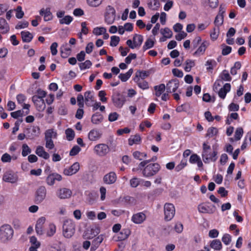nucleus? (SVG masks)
<instances>
[{
  "label": "nucleus",
  "mask_w": 251,
  "mask_h": 251,
  "mask_svg": "<svg viewBox=\"0 0 251 251\" xmlns=\"http://www.w3.org/2000/svg\"><path fill=\"white\" fill-rule=\"evenodd\" d=\"M210 146L206 143L202 144V157L205 163H208L210 161L215 162L217 159L218 152L216 149H214L213 147L212 152L210 151Z\"/></svg>",
  "instance_id": "nucleus-3"
},
{
  "label": "nucleus",
  "mask_w": 251,
  "mask_h": 251,
  "mask_svg": "<svg viewBox=\"0 0 251 251\" xmlns=\"http://www.w3.org/2000/svg\"><path fill=\"white\" fill-rule=\"evenodd\" d=\"M130 233V231L128 229H123L120 232L118 238L119 240L122 241L127 238Z\"/></svg>",
  "instance_id": "nucleus-33"
},
{
  "label": "nucleus",
  "mask_w": 251,
  "mask_h": 251,
  "mask_svg": "<svg viewBox=\"0 0 251 251\" xmlns=\"http://www.w3.org/2000/svg\"><path fill=\"white\" fill-rule=\"evenodd\" d=\"M15 10L16 11V18L18 19L22 18L24 15V12L22 10V7L21 6H18Z\"/></svg>",
  "instance_id": "nucleus-58"
},
{
  "label": "nucleus",
  "mask_w": 251,
  "mask_h": 251,
  "mask_svg": "<svg viewBox=\"0 0 251 251\" xmlns=\"http://www.w3.org/2000/svg\"><path fill=\"white\" fill-rule=\"evenodd\" d=\"M32 100L38 111H42L45 109L46 104L43 99H39L36 95H34L32 98Z\"/></svg>",
  "instance_id": "nucleus-17"
},
{
  "label": "nucleus",
  "mask_w": 251,
  "mask_h": 251,
  "mask_svg": "<svg viewBox=\"0 0 251 251\" xmlns=\"http://www.w3.org/2000/svg\"><path fill=\"white\" fill-rule=\"evenodd\" d=\"M46 219L44 217L40 218L37 221L35 226V230L37 234L42 235L43 233V227L45 222Z\"/></svg>",
  "instance_id": "nucleus-23"
},
{
  "label": "nucleus",
  "mask_w": 251,
  "mask_h": 251,
  "mask_svg": "<svg viewBox=\"0 0 251 251\" xmlns=\"http://www.w3.org/2000/svg\"><path fill=\"white\" fill-rule=\"evenodd\" d=\"M21 34L24 42L29 43L32 40L33 37L32 34L29 31H23L21 32Z\"/></svg>",
  "instance_id": "nucleus-29"
},
{
  "label": "nucleus",
  "mask_w": 251,
  "mask_h": 251,
  "mask_svg": "<svg viewBox=\"0 0 251 251\" xmlns=\"http://www.w3.org/2000/svg\"><path fill=\"white\" fill-rule=\"evenodd\" d=\"M166 86L164 84H161L159 85H156L154 87L155 91V96L157 97H160L163 92L165 91Z\"/></svg>",
  "instance_id": "nucleus-35"
},
{
  "label": "nucleus",
  "mask_w": 251,
  "mask_h": 251,
  "mask_svg": "<svg viewBox=\"0 0 251 251\" xmlns=\"http://www.w3.org/2000/svg\"><path fill=\"white\" fill-rule=\"evenodd\" d=\"M35 152L39 156L43 157L45 159H48L50 157L49 154L45 151L44 148L42 146H38Z\"/></svg>",
  "instance_id": "nucleus-27"
},
{
  "label": "nucleus",
  "mask_w": 251,
  "mask_h": 251,
  "mask_svg": "<svg viewBox=\"0 0 251 251\" xmlns=\"http://www.w3.org/2000/svg\"><path fill=\"white\" fill-rule=\"evenodd\" d=\"M198 209L200 213L212 214L215 212L216 208L214 205L210 206L204 204H201L198 205Z\"/></svg>",
  "instance_id": "nucleus-16"
},
{
  "label": "nucleus",
  "mask_w": 251,
  "mask_h": 251,
  "mask_svg": "<svg viewBox=\"0 0 251 251\" xmlns=\"http://www.w3.org/2000/svg\"><path fill=\"white\" fill-rule=\"evenodd\" d=\"M63 235L67 238L73 236L75 232V225L73 220L68 219L64 222L63 225Z\"/></svg>",
  "instance_id": "nucleus-5"
},
{
  "label": "nucleus",
  "mask_w": 251,
  "mask_h": 251,
  "mask_svg": "<svg viewBox=\"0 0 251 251\" xmlns=\"http://www.w3.org/2000/svg\"><path fill=\"white\" fill-rule=\"evenodd\" d=\"M141 141V137L139 134H136L133 136H131L128 139V144L129 146H132L134 144H138Z\"/></svg>",
  "instance_id": "nucleus-34"
},
{
  "label": "nucleus",
  "mask_w": 251,
  "mask_h": 251,
  "mask_svg": "<svg viewBox=\"0 0 251 251\" xmlns=\"http://www.w3.org/2000/svg\"><path fill=\"white\" fill-rule=\"evenodd\" d=\"M102 0H87V3L91 6L97 7L100 5Z\"/></svg>",
  "instance_id": "nucleus-56"
},
{
  "label": "nucleus",
  "mask_w": 251,
  "mask_h": 251,
  "mask_svg": "<svg viewBox=\"0 0 251 251\" xmlns=\"http://www.w3.org/2000/svg\"><path fill=\"white\" fill-rule=\"evenodd\" d=\"M100 232V228L98 227H93L88 228L85 232V238L91 239L96 236Z\"/></svg>",
  "instance_id": "nucleus-18"
},
{
  "label": "nucleus",
  "mask_w": 251,
  "mask_h": 251,
  "mask_svg": "<svg viewBox=\"0 0 251 251\" xmlns=\"http://www.w3.org/2000/svg\"><path fill=\"white\" fill-rule=\"evenodd\" d=\"M39 13L41 16H44L45 21H49L52 19V15L50 8H47L46 9L42 8L40 10Z\"/></svg>",
  "instance_id": "nucleus-25"
},
{
  "label": "nucleus",
  "mask_w": 251,
  "mask_h": 251,
  "mask_svg": "<svg viewBox=\"0 0 251 251\" xmlns=\"http://www.w3.org/2000/svg\"><path fill=\"white\" fill-rule=\"evenodd\" d=\"M210 247L215 250L220 251L222 248V244L218 239H215L211 241Z\"/></svg>",
  "instance_id": "nucleus-32"
},
{
  "label": "nucleus",
  "mask_w": 251,
  "mask_h": 251,
  "mask_svg": "<svg viewBox=\"0 0 251 251\" xmlns=\"http://www.w3.org/2000/svg\"><path fill=\"white\" fill-rule=\"evenodd\" d=\"M150 71H138L136 73L134 80L136 81V79H140V78H141V80H144L150 75Z\"/></svg>",
  "instance_id": "nucleus-28"
},
{
  "label": "nucleus",
  "mask_w": 251,
  "mask_h": 251,
  "mask_svg": "<svg viewBox=\"0 0 251 251\" xmlns=\"http://www.w3.org/2000/svg\"><path fill=\"white\" fill-rule=\"evenodd\" d=\"M45 135V139H52V138L56 137L57 133L54 131L53 129H49L46 131Z\"/></svg>",
  "instance_id": "nucleus-37"
},
{
  "label": "nucleus",
  "mask_w": 251,
  "mask_h": 251,
  "mask_svg": "<svg viewBox=\"0 0 251 251\" xmlns=\"http://www.w3.org/2000/svg\"><path fill=\"white\" fill-rule=\"evenodd\" d=\"M109 146L106 144L100 143L96 145L93 149L94 153L100 157L106 156L110 151H116L117 144L113 139L109 140Z\"/></svg>",
  "instance_id": "nucleus-2"
},
{
  "label": "nucleus",
  "mask_w": 251,
  "mask_h": 251,
  "mask_svg": "<svg viewBox=\"0 0 251 251\" xmlns=\"http://www.w3.org/2000/svg\"><path fill=\"white\" fill-rule=\"evenodd\" d=\"M221 78L222 80L225 81H230L231 77H230L229 73L226 70H224L221 75Z\"/></svg>",
  "instance_id": "nucleus-48"
},
{
  "label": "nucleus",
  "mask_w": 251,
  "mask_h": 251,
  "mask_svg": "<svg viewBox=\"0 0 251 251\" xmlns=\"http://www.w3.org/2000/svg\"><path fill=\"white\" fill-rule=\"evenodd\" d=\"M10 28L6 20L3 18H0V32L2 34L7 33Z\"/></svg>",
  "instance_id": "nucleus-26"
},
{
  "label": "nucleus",
  "mask_w": 251,
  "mask_h": 251,
  "mask_svg": "<svg viewBox=\"0 0 251 251\" xmlns=\"http://www.w3.org/2000/svg\"><path fill=\"white\" fill-rule=\"evenodd\" d=\"M133 157L139 160H142L144 158L147 157V155L145 152H141L139 151H135L133 153Z\"/></svg>",
  "instance_id": "nucleus-40"
},
{
  "label": "nucleus",
  "mask_w": 251,
  "mask_h": 251,
  "mask_svg": "<svg viewBox=\"0 0 251 251\" xmlns=\"http://www.w3.org/2000/svg\"><path fill=\"white\" fill-rule=\"evenodd\" d=\"M27 130L28 137L30 139L38 137L40 134V129L38 126H33L31 128H27Z\"/></svg>",
  "instance_id": "nucleus-21"
},
{
  "label": "nucleus",
  "mask_w": 251,
  "mask_h": 251,
  "mask_svg": "<svg viewBox=\"0 0 251 251\" xmlns=\"http://www.w3.org/2000/svg\"><path fill=\"white\" fill-rule=\"evenodd\" d=\"M30 242L33 245L32 247H36V248H39L40 246V242L37 241V238L34 236H32L30 237Z\"/></svg>",
  "instance_id": "nucleus-63"
},
{
  "label": "nucleus",
  "mask_w": 251,
  "mask_h": 251,
  "mask_svg": "<svg viewBox=\"0 0 251 251\" xmlns=\"http://www.w3.org/2000/svg\"><path fill=\"white\" fill-rule=\"evenodd\" d=\"M154 44V42L151 40V39H148L145 42L144 45L143 47V50L145 51L146 50L151 49L153 47Z\"/></svg>",
  "instance_id": "nucleus-44"
},
{
  "label": "nucleus",
  "mask_w": 251,
  "mask_h": 251,
  "mask_svg": "<svg viewBox=\"0 0 251 251\" xmlns=\"http://www.w3.org/2000/svg\"><path fill=\"white\" fill-rule=\"evenodd\" d=\"M187 165V160H182L180 164L177 165L175 167V171L176 172H179L183 168H184Z\"/></svg>",
  "instance_id": "nucleus-60"
},
{
  "label": "nucleus",
  "mask_w": 251,
  "mask_h": 251,
  "mask_svg": "<svg viewBox=\"0 0 251 251\" xmlns=\"http://www.w3.org/2000/svg\"><path fill=\"white\" fill-rule=\"evenodd\" d=\"M105 21L110 25L114 23L116 17V11L113 7L108 5L106 8L105 13Z\"/></svg>",
  "instance_id": "nucleus-8"
},
{
  "label": "nucleus",
  "mask_w": 251,
  "mask_h": 251,
  "mask_svg": "<svg viewBox=\"0 0 251 251\" xmlns=\"http://www.w3.org/2000/svg\"><path fill=\"white\" fill-rule=\"evenodd\" d=\"M119 116V114L116 112L111 113L108 116V120L110 122L115 121L118 119Z\"/></svg>",
  "instance_id": "nucleus-64"
},
{
  "label": "nucleus",
  "mask_w": 251,
  "mask_h": 251,
  "mask_svg": "<svg viewBox=\"0 0 251 251\" xmlns=\"http://www.w3.org/2000/svg\"><path fill=\"white\" fill-rule=\"evenodd\" d=\"M47 190L45 186H40L36 191L35 194V202L37 204L41 203L45 199Z\"/></svg>",
  "instance_id": "nucleus-10"
},
{
  "label": "nucleus",
  "mask_w": 251,
  "mask_h": 251,
  "mask_svg": "<svg viewBox=\"0 0 251 251\" xmlns=\"http://www.w3.org/2000/svg\"><path fill=\"white\" fill-rule=\"evenodd\" d=\"M243 134V130L242 128H237L235 131L234 134L235 140L237 141L241 139V137L242 136Z\"/></svg>",
  "instance_id": "nucleus-50"
},
{
  "label": "nucleus",
  "mask_w": 251,
  "mask_h": 251,
  "mask_svg": "<svg viewBox=\"0 0 251 251\" xmlns=\"http://www.w3.org/2000/svg\"><path fill=\"white\" fill-rule=\"evenodd\" d=\"M31 151V149L26 144H24L22 146V154L23 156H26Z\"/></svg>",
  "instance_id": "nucleus-47"
},
{
  "label": "nucleus",
  "mask_w": 251,
  "mask_h": 251,
  "mask_svg": "<svg viewBox=\"0 0 251 251\" xmlns=\"http://www.w3.org/2000/svg\"><path fill=\"white\" fill-rule=\"evenodd\" d=\"M56 194L60 199H69L72 195V191L68 188H62L57 190Z\"/></svg>",
  "instance_id": "nucleus-12"
},
{
  "label": "nucleus",
  "mask_w": 251,
  "mask_h": 251,
  "mask_svg": "<svg viewBox=\"0 0 251 251\" xmlns=\"http://www.w3.org/2000/svg\"><path fill=\"white\" fill-rule=\"evenodd\" d=\"M179 85V80L176 79H172L166 84V91L168 93L175 92Z\"/></svg>",
  "instance_id": "nucleus-13"
},
{
  "label": "nucleus",
  "mask_w": 251,
  "mask_h": 251,
  "mask_svg": "<svg viewBox=\"0 0 251 251\" xmlns=\"http://www.w3.org/2000/svg\"><path fill=\"white\" fill-rule=\"evenodd\" d=\"M231 86L229 83H226L223 87L221 88L218 91V95L222 99L225 98L226 95L230 90Z\"/></svg>",
  "instance_id": "nucleus-24"
},
{
  "label": "nucleus",
  "mask_w": 251,
  "mask_h": 251,
  "mask_svg": "<svg viewBox=\"0 0 251 251\" xmlns=\"http://www.w3.org/2000/svg\"><path fill=\"white\" fill-rule=\"evenodd\" d=\"M80 166L78 162L74 163L70 167L65 168L63 170V174L65 176H70L76 174L79 170Z\"/></svg>",
  "instance_id": "nucleus-14"
},
{
  "label": "nucleus",
  "mask_w": 251,
  "mask_h": 251,
  "mask_svg": "<svg viewBox=\"0 0 251 251\" xmlns=\"http://www.w3.org/2000/svg\"><path fill=\"white\" fill-rule=\"evenodd\" d=\"M66 138L68 141H72L75 136V131L72 128H67L65 130Z\"/></svg>",
  "instance_id": "nucleus-39"
},
{
  "label": "nucleus",
  "mask_w": 251,
  "mask_h": 251,
  "mask_svg": "<svg viewBox=\"0 0 251 251\" xmlns=\"http://www.w3.org/2000/svg\"><path fill=\"white\" fill-rule=\"evenodd\" d=\"M106 32V29L103 27H97L94 28L93 33L96 35H101L103 33Z\"/></svg>",
  "instance_id": "nucleus-46"
},
{
  "label": "nucleus",
  "mask_w": 251,
  "mask_h": 251,
  "mask_svg": "<svg viewBox=\"0 0 251 251\" xmlns=\"http://www.w3.org/2000/svg\"><path fill=\"white\" fill-rule=\"evenodd\" d=\"M62 179V176L56 173L48 174L46 181L47 184L49 186H52L55 183V180L60 181Z\"/></svg>",
  "instance_id": "nucleus-11"
},
{
  "label": "nucleus",
  "mask_w": 251,
  "mask_h": 251,
  "mask_svg": "<svg viewBox=\"0 0 251 251\" xmlns=\"http://www.w3.org/2000/svg\"><path fill=\"white\" fill-rule=\"evenodd\" d=\"M133 70L132 69H130L127 72L126 74H120L119 75V78L123 81L126 82L131 76L133 73Z\"/></svg>",
  "instance_id": "nucleus-36"
},
{
  "label": "nucleus",
  "mask_w": 251,
  "mask_h": 251,
  "mask_svg": "<svg viewBox=\"0 0 251 251\" xmlns=\"http://www.w3.org/2000/svg\"><path fill=\"white\" fill-rule=\"evenodd\" d=\"M3 180L5 182L14 183L18 180V176L12 171H8L4 174Z\"/></svg>",
  "instance_id": "nucleus-15"
},
{
  "label": "nucleus",
  "mask_w": 251,
  "mask_h": 251,
  "mask_svg": "<svg viewBox=\"0 0 251 251\" xmlns=\"http://www.w3.org/2000/svg\"><path fill=\"white\" fill-rule=\"evenodd\" d=\"M164 219L169 221L174 217L176 213L175 206L171 203H166L164 206Z\"/></svg>",
  "instance_id": "nucleus-7"
},
{
  "label": "nucleus",
  "mask_w": 251,
  "mask_h": 251,
  "mask_svg": "<svg viewBox=\"0 0 251 251\" xmlns=\"http://www.w3.org/2000/svg\"><path fill=\"white\" fill-rule=\"evenodd\" d=\"M101 133L96 129L91 130L88 133V137L91 141H96L100 139L101 137Z\"/></svg>",
  "instance_id": "nucleus-20"
},
{
  "label": "nucleus",
  "mask_w": 251,
  "mask_h": 251,
  "mask_svg": "<svg viewBox=\"0 0 251 251\" xmlns=\"http://www.w3.org/2000/svg\"><path fill=\"white\" fill-rule=\"evenodd\" d=\"M143 41V37L141 35L136 34L133 38V41L131 40H127L126 44L130 49H134L139 48Z\"/></svg>",
  "instance_id": "nucleus-9"
},
{
  "label": "nucleus",
  "mask_w": 251,
  "mask_h": 251,
  "mask_svg": "<svg viewBox=\"0 0 251 251\" xmlns=\"http://www.w3.org/2000/svg\"><path fill=\"white\" fill-rule=\"evenodd\" d=\"M117 176L114 172H111L106 174L103 178V182L107 184H112L115 182Z\"/></svg>",
  "instance_id": "nucleus-19"
},
{
  "label": "nucleus",
  "mask_w": 251,
  "mask_h": 251,
  "mask_svg": "<svg viewBox=\"0 0 251 251\" xmlns=\"http://www.w3.org/2000/svg\"><path fill=\"white\" fill-rule=\"evenodd\" d=\"M112 100L114 105L117 108H121L126 101L125 97L118 91L113 93Z\"/></svg>",
  "instance_id": "nucleus-6"
},
{
  "label": "nucleus",
  "mask_w": 251,
  "mask_h": 251,
  "mask_svg": "<svg viewBox=\"0 0 251 251\" xmlns=\"http://www.w3.org/2000/svg\"><path fill=\"white\" fill-rule=\"evenodd\" d=\"M1 161L3 163L10 162L12 157L7 153H4L1 158Z\"/></svg>",
  "instance_id": "nucleus-61"
},
{
  "label": "nucleus",
  "mask_w": 251,
  "mask_h": 251,
  "mask_svg": "<svg viewBox=\"0 0 251 251\" xmlns=\"http://www.w3.org/2000/svg\"><path fill=\"white\" fill-rule=\"evenodd\" d=\"M186 66L184 67V70L189 72L191 71V69L192 67L195 66V62L193 60L187 59L186 62Z\"/></svg>",
  "instance_id": "nucleus-43"
},
{
  "label": "nucleus",
  "mask_w": 251,
  "mask_h": 251,
  "mask_svg": "<svg viewBox=\"0 0 251 251\" xmlns=\"http://www.w3.org/2000/svg\"><path fill=\"white\" fill-rule=\"evenodd\" d=\"M146 216L144 213L139 212L133 215L131 221L135 224H140L142 223L146 220Z\"/></svg>",
  "instance_id": "nucleus-22"
},
{
  "label": "nucleus",
  "mask_w": 251,
  "mask_h": 251,
  "mask_svg": "<svg viewBox=\"0 0 251 251\" xmlns=\"http://www.w3.org/2000/svg\"><path fill=\"white\" fill-rule=\"evenodd\" d=\"M81 149L79 147L76 145L73 147V148L70 151V156H75L78 153V152L80 151Z\"/></svg>",
  "instance_id": "nucleus-57"
},
{
  "label": "nucleus",
  "mask_w": 251,
  "mask_h": 251,
  "mask_svg": "<svg viewBox=\"0 0 251 251\" xmlns=\"http://www.w3.org/2000/svg\"><path fill=\"white\" fill-rule=\"evenodd\" d=\"M161 33L164 36L166 35L167 38H171L173 35L172 31L168 28L165 27L161 31Z\"/></svg>",
  "instance_id": "nucleus-59"
},
{
  "label": "nucleus",
  "mask_w": 251,
  "mask_h": 251,
  "mask_svg": "<svg viewBox=\"0 0 251 251\" xmlns=\"http://www.w3.org/2000/svg\"><path fill=\"white\" fill-rule=\"evenodd\" d=\"M92 64V62L90 60H87L83 63H79V66L80 70H82L90 68Z\"/></svg>",
  "instance_id": "nucleus-45"
},
{
  "label": "nucleus",
  "mask_w": 251,
  "mask_h": 251,
  "mask_svg": "<svg viewBox=\"0 0 251 251\" xmlns=\"http://www.w3.org/2000/svg\"><path fill=\"white\" fill-rule=\"evenodd\" d=\"M217 65L216 62L214 60H209L206 62L205 65L207 66V70H213V67H215Z\"/></svg>",
  "instance_id": "nucleus-53"
},
{
  "label": "nucleus",
  "mask_w": 251,
  "mask_h": 251,
  "mask_svg": "<svg viewBox=\"0 0 251 251\" xmlns=\"http://www.w3.org/2000/svg\"><path fill=\"white\" fill-rule=\"evenodd\" d=\"M140 184L139 178L134 177L130 180V185L131 187L136 188Z\"/></svg>",
  "instance_id": "nucleus-51"
},
{
  "label": "nucleus",
  "mask_w": 251,
  "mask_h": 251,
  "mask_svg": "<svg viewBox=\"0 0 251 251\" xmlns=\"http://www.w3.org/2000/svg\"><path fill=\"white\" fill-rule=\"evenodd\" d=\"M222 46L223 47L222 51V54L223 55H227L231 52L232 50L231 47L226 46L225 44H223Z\"/></svg>",
  "instance_id": "nucleus-55"
},
{
  "label": "nucleus",
  "mask_w": 251,
  "mask_h": 251,
  "mask_svg": "<svg viewBox=\"0 0 251 251\" xmlns=\"http://www.w3.org/2000/svg\"><path fill=\"white\" fill-rule=\"evenodd\" d=\"M206 48V46L204 42L202 43L198 50L194 53V55H195L201 53L203 54L205 51Z\"/></svg>",
  "instance_id": "nucleus-49"
},
{
  "label": "nucleus",
  "mask_w": 251,
  "mask_h": 251,
  "mask_svg": "<svg viewBox=\"0 0 251 251\" xmlns=\"http://www.w3.org/2000/svg\"><path fill=\"white\" fill-rule=\"evenodd\" d=\"M150 162V160H146L141 162L138 165V169L142 171V174L145 177L149 178L155 176L161 169L158 163H149Z\"/></svg>",
  "instance_id": "nucleus-1"
},
{
  "label": "nucleus",
  "mask_w": 251,
  "mask_h": 251,
  "mask_svg": "<svg viewBox=\"0 0 251 251\" xmlns=\"http://www.w3.org/2000/svg\"><path fill=\"white\" fill-rule=\"evenodd\" d=\"M84 97L86 104L88 106H90L92 103L94 101L93 96L92 95L91 91L86 92L84 93Z\"/></svg>",
  "instance_id": "nucleus-30"
},
{
  "label": "nucleus",
  "mask_w": 251,
  "mask_h": 251,
  "mask_svg": "<svg viewBox=\"0 0 251 251\" xmlns=\"http://www.w3.org/2000/svg\"><path fill=\"white\" fill-rule=\"evenodd\" d=\"M103 240V238L102 235H100L92 241V244L99 247Z\"/></svg>",
  "instance_id": "nucleus-52"
},
{
  "label": "nucleus",
  "mask_w": 251,
  "mask_h": 251,
  "mask_svg": "<svg viewBox=\"0 0 251 251\" xmlns=\"http://www.w3.org/2000/svg\"><path fill=\"white\" fill-rule=\"evenodd\" d=\"M139 87L140 88L145 90L149 88L148 82L144 80H140V79H136L135 81Z\"/></svg>",
  "instance_id": "nucleus-38"
},
{
  "label": "nucleus",
  "mask_w": 251,
  "mask_h": 251,
  "mask_svg": "<svg viewBox=\"0 0 251 251\" xmlns=\"http://www.w3.org/2000/svg\"><path fill=\"white\" fill-rule=\"evenodd\" d=\"M119 37L116 36H112L111 37V42L110 45L112 47H116L119 44Z\"/></svg>",
  "instance_id": "nucleus-54"
},
{
  "label": "nucleus",
  "mask_w": 251,
  "mask_h": 251,
  "mask_svg": "<svg viewBox=\"0 0 251 251\" xmlns=\"http://www.w3.org/2000/svg\"><path fill=\"white\" fill-rule=\"evenodd\" d=\"M73 18L72 17L67 15L65 16L64 17H63L62 19H60L59 23L60 24H66V25H69L73 21Z\"/></svg>",
  "instance_id": "nucleus-42"
},
{
  "label": "nucleus",
  "mask_w": 251,
  "mask_h": 251,
  "mask_svg": "<svg viewBox=\"0 0 251 251\" xmlns=\"http://www.w3.org/2000/svg\"><path fill=\"white\" fill-rule=\"evenodd\" d=\"M218 129L214 127L209 128L206 134V137H212L218 133Z\"/></svg>",
  "instance_id": "nucleus-41"
},
{
  "label": "nucleus",
  "mask_w": 251,
  "mask_h": 251,
  "mask_svg": "<svg viewBox=\"0 0 251 251\" xmlns=\"http://www.w3.org/2000/svg\"><path fill=\"white\" fill-rule=\"evenodd\" d=\"M14 231L12 227L8 224L2 225L0 227V240L3 243H6L12 239Z\"/></svg>",
  "instance_id": "nucleus-4"
},
{
  "label": "nucleus",
  "mask_w": 251,
  "mask_h": 251,
  "mask_svg": "<svg viewBox=\"0 0 251 251\" xmlns=\"http://www.w3.org/2000/svg\"><path fill=\"white\" fill-rule=\"evenodd\" d=\"M222 241L224 242L225 244L226 245H228L231 242V236L228 234H225L222 237Z\"/></svg>",
  "instance_id": "nucleus-62"
},
{
  "label": "nucleus",
  "mask_w": 251,
  "mask_h": 251,
  "mask_svg": "<svg viewBox=\"0 0 251 251\" xmlns=\"http://www.w3.org/2000/svg\"><path fill=\"white\" fill-rule=\"evenodd\" d=\"M103 120V116L101 114L96 113L93 115L91 118L92 122L96 125L99 124Z\"/></svg>",
  "instance_id": "nucleus-31"
}]
</instances>
